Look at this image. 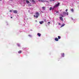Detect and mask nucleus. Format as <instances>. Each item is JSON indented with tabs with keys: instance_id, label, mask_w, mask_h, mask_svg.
<instances>
[{
	"instance_id": "1",
	"label": "nucleus",
	"mask_w": 79,
	"mask_h": 79,
	"mask_svg": "<svg viewBox=\"0 0 79 79\" xmlns=\"http://www.w3.org/2000/svg\"><path fill=\"white\" fill-rule=\"evenodd\" d=\"M35 15H36V16L34 15V16L35 17V18H37L40 15L39 13V12H36L35 14Z\"/></svg>"
},
{
	"instance_id": "2",
	"label": "nucleus",
	"mask_w": 79,
	"mask_h": 79,
	"mask_svg": "<svg viewBox=\"0 0 79 79\" xmlns=\"http://www.w3.org/2000/svg\"><path fill=\"white\" fill-rule=\"evenodd\" d=\"M60 5V3H58L57 4H56L54 6V8H56V7H58V6H59Z\"/></svg>"
},
{
	"instance_id": "3",
	"label": "nucleus",
	"mask_w": 79,
	"mask_h": 79,
	"mask_svg": "<svg viewBox=\"0 0 79 79\" xmlns=\"http://www.w3.org/2000/svg\"><path fill=\"white\" fill-rule=\"evenodd\" d=\"M63 13L64 15H68L69 14L68 12H63Z\"/></svg>"
},
{
	"instance_id": "4",
	"label": "nucleus",
	"mask_w": 79,
	"mask_h": 79,
	"mask_svg": "<svg viewBox=\"0 0 79 79\" xmlns=\"http://www.w3.org/2000/svg\"><path fill=\"white\" fill-rule=\"evenodd\" d=\"M13 13L17 14V13H18V11H17L16 10H14L13 11Z\"/></svg>"
},
{
	"instance_id": "5",
	"label": "nucleus",
	"mask_w": 79,
	"mask_h": 79,
	"mask_svg": "<svg viewBox=\"0 0 79 79\" xmlns=\"http://www.w3.org/2000/svg\"><path fill=\"white\" fill-rule=\"evenodd\" d=\"M59 18L60 20H61V21H63V18H62V17H60Z\"/></svg>"
},
{
	"instance_id": "6",
	"label": "nucleus",
	"mask_w": 79,
	"mask_h": 79,
	"mask_svg": "<svg viewBox=\"0 0 79 79\" xmlns=\"http://www.w3.org/2000/svg\"><path fill=\"white\" fill-rule=\"evenodd\" d=\"M37 35H38L39 37H40L41 36V34L39 33H37Z\"/></svg>"
},
{
	"instance_id": "7",
	"label": "nucleus",
	"mask_w": 79,
	"mask_h": 79,
	"mask_svg": "<svg viewBox=\"0 0 79 79\" xmlns=\"http://www.w3.org/2000/svg\"><path fill=\"white\" fill-rule=\"evenodd\" d=\"M30 2H33V3L35 2V1L34 0H30Z\"/></svg>"
},
{
	"instance_id": "8",
	"label": "nucleus",
	"mask_w": 79,
	"mask_h": 79,
	"mask_svg": "<svg viewBox=\"0 0 79 79\" xmlns=\"http://www.w3.org/2000/svg\"><path fill=\"white\" fill-rule=\"evenodd\" d=\"M55 40L56 41H58V38H55Z\"/></svg>"
},
{
	"instance_id": "9",
	"label": "nucleus",
	"mask_w": 79,
	"mask_h": 79,
	"mask_svg": "<svg viewBox=\"0 0 79 79\" xmlns=\"http://www.w3.org/2000/svg\"><path fill=\"white\" fill-rule=\"evenodd\" d=\"M40 24H42V23H44V21H42L41 22H40Z\"/></svg>"
},
{
	"instance_id": "10",
	"label": "nucleus",
	"mask_w": 79,
	"mask_h": 79,
	"mask_svg": "<svg viewBox=\"0 0 79 79\" xmlns=\"http://www.w3.org/2000/svg\"><path fill=\"white\" fill-rule=\"evenodd\" d=\"M26 2L27 3H29V1H28V0H27L26 1Z\"/></svg>"
},
{
	"instance_id": "11",
	"label": "nucleus",
	"mask_w": 79,
	"mask_h": 79,
	"mask_svg": "<svg viewBox=\"0 0 79 79\" xmlns=\"http://www.w3.org/2000/svg\"><path fill=\"white\" fill-rule=\"evenodd\" d=\"M21 52H22L20 50V51H19L18 52V53H21Z\"/></svg>"
},
{
	"instance_id": "12",
	"label": "nucleus",
	"mask_w": 79,
	"mask_h": 79,
	"mask_svg": "<svg viewBox=\"0 0 79 79\" xmlns=\"http://www.w3.org/2000/svg\"><path fill=\"white\" fill-rule=\"evenodd\" d=\"M71 11H72V12H73H73H74V9H71Z\"/></svg>"
},
{
	"instance_id": "13",
	"label": "nucleus",
	"mask_w": 79,
	"mask_h": 79,
	"mask_svg": "<svg viewBox=\"0 0 79 79\" xmlns=\"http://www.w3.org/2000/svg\"><path fill=\"white\" fill-rule=\"evenodd\" d=\"M65 24H63V25H62L61 26V27H63V26H64Z\"/></svg>"
},
{
	"instance_id": "14",
	"label": "nucleus",
	"mask_w": 79,
	"mask_h": 79,
	"mask_svg": "<svg viewBox=\"0 0 79 79\" xmlns=\"http://www.w3.org/2000/svg\"><path fill=\"white\" fill-rule=\"evenodd\" d=\"M62 55V56L63 57H64V53H63Z\"/></svg>"
},
{
	"instance_id": "15",
	"label": "nucleus",
	"mask_w": 79,
	"mask_h": 79,
	"mask_svg": "<svg viewBox=\"0 0 79 79\" xmlns=\"http://www.w3.org/2000/svg\"><path fill=\"white\" fill-rule=\"evenodd\" d=\"M42 9L44 10H45V7H43Z\"/></svg>"
},
{
	"instance_id": "16",
	"label": "nucleus",
	"mask_w": 79,
	"mask_h": 79,
	"mask_svg": "<svg viewBox=\"0 0 79 79\" xmlns=\"http://www.w3.org/2000/svg\"><path fill=\"white\" fill-rule=\"evenodd\" d=\"M61 39V36H58V39Z\"/></svg>"
},
{
	"instance_id": "17",
	"label": "nucleus",
	"mask_w": 79,
	"mask_h": 79,
	"mask_svg": "<svg viewBox=\"0 0 79 79\" xmlns=\"http://www.w3.org/2000/svg\"><path fill=\"white\" fill-rule=\"evenodd\" d=\"M52 7H51L50 8L49 10H50V11H51V10H52Z\"/></svg>"
},
{
	"instance_id": "18",
	"label": "nucleus",
	"mask_w": 79,
	"mask_h": 79,
	"mask_svg": "<svg viewBox=\"0 0 79 79\" xmlns=\"http://www.w3.org/2000/svg\"><path fill=\"white\" fill-rule=\"evenodd\" d=\"M60 16H62V18H63L64 17V16L62 15L61 14L60 15Z\"/></svg>"
},
{
	"instance_id": "19",
	"label": "nucleus",
	"mask_w": 79,
	"mask_h": 79,
	"mask_svg": "<svg viewBox=\"0 0 79 79\" xmlns=\"http://www.w3.org/2000/svg\"><path fill=\"white\" fill-rule=\"evenodd\" d=\"M55 1V0H50V2H53Z\"/></svg>"
},
{
	"instance_id": "20",
	"label": "nucleus",
	"mask_w": 79,
	"mask_h": 79,
	"mask_svg": "<svg viewBox=\"0 0 79 79\" xmlns=\"http://www.w3.org/2000/svg\"><path fill=\"white\" fill-rule=\"evenodd\" d=\"M41 2H45V1H43L42 0H41Z\"/></svg>"
},
{
	"instance_id": "21",
	"label": "nucleus",
	"mask_w": 79,
	"mask_h": 79,
	"mask_svg": "<svg viewBox=\"0 0 79 79\" xmlns=\"http://www.w3.org/2000/svg\"><path fill=\"white\" fill-rule=\"evenodd\" d=\"M65 11H66V12H67V11H68V9H67Z\"/></svg>"
},
{
	"instance_id": "22",
	"label": "nucleus",
	"mask_w": 79,
	"mask_h": 79,
	"mask_svg": "<svg viewBox=\"0 0 79 79\" xmlns=\"http://www.w3.org/2000/svg\"><path fill=\"white\" fill-rule=\"evenodd\" d=\"M18 47H20V45L18 44Z\"/></svg>"
},
{
	"instance_id": "23",
	"label": "nucleus",
	"mask_w": 79,
	"mask_h": 79,
	"mask_svg": "<svg viewBox=\"0 0 79 79\" xmlns=\"http://www.w3.org/2000/svg\"><path fill=\"white\" fill-rule=\"evenodd\" d=\"M48 24H50V22H48Z\"/></svg>"
},
{
	"instance_id": "24",
	"label": "nucleus",
	"mask_w": 79,
	"mask_h": 79,
	"mask_svg": "<svg viewBox=\"0 0 79 79\" xmlns=\"http://www.w3.org/2000/svg\"><path fill=\"white\" fill-rule=\"evenodd\" d=\"M10 12H12V10H10Z\"/></svg>"
},
{
	"instance_id": "25",
	"label": "nucleus",
	"mask_w": 79,
	"mask_h": 79,
	"mask_svg": "<svg viewBox=\"0 0 79 79\" xmlns=\"http://www.w3.org/2000/svg\"><path fill=\"white\" fill-rule=\"evenodd\" d=\"M39 0V2H41V1L42 0Z\"/></svg>"
},
{
	"instance_id": "26",
	"label": "nucleus",
	"mask_w": 79,
	"mask_h": 79,
	"mask_svg": "<svg viewBox=\"0 0 79 79\" xmlns=\"http://www.w3.org/2000/svg\"><path fill=\"white\" fill-rule=\"evenodd\" d=\"M58 24H59V25H60V23H58Z\"/></svg>"
},
{
	"instance_id": "27",
	"label": "nucleus",
	"mask_w": 79,
	"mask_h": 79,
	"mask_svg": "<svg viewBox=\"0 0 79 79\" xmlns=\"http://www.w3.org/2000/svg\"><path fill=\"white\" fill-rule=\"evenodd\" d=\"M56 13H59V12L58 11H56Z\"/></svg>"
},
{
	"instance_id": "28",
	"label": "nucleus",
	"mask_w": 79,
	"mask_h": 79,
	"mask_svg": "<svg viewBox=\"0 0 79 79\" xmlns=\"http://www.w3.org/2000/svg\"><path fill=\"white\" fill-rule=\"evenodd\" d=\"M10 18H11V19H12V18H13V17H10Z\"/></svg>"
}]
</instances>
